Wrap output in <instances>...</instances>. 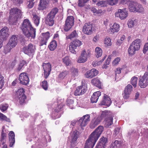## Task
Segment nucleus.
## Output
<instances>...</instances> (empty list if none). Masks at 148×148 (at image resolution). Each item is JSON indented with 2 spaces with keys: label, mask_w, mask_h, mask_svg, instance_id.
Masks as SVG:
<instances>
[{
  "label": "nucleus",
  "mask_w": 148,
  "mask_h": 148,
  "mask_svg": "<svg viewBox=\"0 0 148 148\" xmlns=\"http://www.w3.org/2000/svg\"><path fill=\"white\" fill-rule=\"evenodd\" d=\"M103 129V126H99L89 136L86 141L84 148H93Z\"/></svg>",
  "instance_id": "1"
},
{
  "label": "nucleus",
  "mask_w": 148,
  "mask_h": 148,
  "mask_svg": "<svg viewBox=\"0 0 148 148\" xmlns=\"http://www.w3.org/2000/svg\"><path fill=\"white\" fill-rule=\"evenodd\" d=\"M22 32L25 36L29 38L34 39L36 36V29L32 27L28 19H25L21 27Z\"/></svg>",
  "instance_id": "2"
},
{
  "label": "nucleus",
  "mask_w": 148,
  "mask_h": 148,
  "mask_svg": "<svg viewBox=\"0 0 148 148\" xmlns=\"http://www.w3.org/2000/svg\"><path fill=\"white\" fill-rule=\"evenodd\" d=\"M141 42V40L140 39H137L132 42L128 49V54L130 55H134L136 51L139 50Z\"/></svg>",
  "instance_id": "3"
},
{
  "label": "nucleus",
  "mask_w": 148,
  "mask_h": 148,
  "mask_svg": "<svg viewBox=\"0 0 148 148\" xmlns=\"http://www.w3.org/2000/svg\"><path fill=\"white\" fill-rule=\"evenodd\" d=\"M22 12L19 9L17 8L11 9L10 10L9 21L11 23L16 21L22 15Z\"/></svg>",
  "instance_id": "4"
},
{
  "label": "nucleus",
  "mask_w": 148,
  "mask_h": 148,
  "mask_svg": "<svg viewBox=\"0 0 148 148\" xmlns=\"http://www.w3.org/2000/svg\"><path fill=\"white\" fill-rule=\"evenodd\" d=\"M82 44L81 41L77 39L75 40L74 41L70 43L69 46V50L71 53L76 54V52L75 49L77 47L80 46Z\"/></svg>",
  "instance_id": "5"
},
{
  "label": "nucleus",
  "mask_w": 148,
  "mask_h": 148,
  "mask_svg": "<svg viewBox=\"0 0 148 148\" xmlns=\"http://www.w3.org/2000/svg\"><path fill=\"white\" fill-rule=\"evenodd\" d=\"M79 132L77 130L71 132L69 137L68 140L72 147L74 146L76 143Z\"/></svg>",
  "instance_id": "6"
},
{
  "label": "nucleus",
  "mask_w": 148,
  "mask_h": 148,
  "mask_svg": "<svg viewBox=\"0 0 148 148\" xmlns=\"http://www.w3.org/2000/svg\"><path fill=\"white\" fill-rule=\"evenodd\" d=\"M128 13L127 9H119L115 13L116 17H119L121 20H124L128 16Z\"/></svg>",
  "instance_id": "7"
},
{
  "label": "nucleus",
  "mask_w": 148,
  "mask_h": 148,
  "mask_svg": "<svg viewBox=\"0 0 148 148\" xmlns=\"http://www.w3.org/2000/svg\"><path fill=\"white\" fill-rule=\"evenodd\" d=\"M20 83L25 85H28L29 82V79L28 74L25 72L21 73L19 77Z\"/></svg>",
  "instance_id": "8"
},
{
  "label": "nucleus",
  "mask_w": 148,
  "mask_h": 148,
  "mask_svg": "<svg viewBox=\"0 0 148 148\" xmlns=\"http://www.w3.org/2000/svg\"><path fill=\"white\" fill-rule=\"evenodd\" d=\"M148 85V72H146L139 79V85L142 88L146 87Z\"/></svg>",
  "instance_id": "9"
},
{
  "label": "nucleus",
  "mask_w": 148,
  "mask_h": 148,
  "mask_svg": "<svg viewBox=\"0 0 148 148\" xmlns=\"http://www.w3.org/2000/svg\"><path fill=\"white\" fill-rule=\"evenodd\" d=\"M74 20L72 16H68L66 19L64 27V29L66 31H68L72 27L74 24Z\"/></svg>",
  "instance_id": "10"
},
{
  "label": "nucleus",
  "mask_w": 148,
  "mask_h": 148,
  "mask_svg": "<svg viewBox=\"0 0 148 148\" xmlns=\"http://www.w3.org/2000/svg\"><path fill=\"white\" fill-rule=\"evenodd\" d=\"M36 49L35 46L32 44H29L27 46L24 48V53L29 56L32 57L34 54Z\"/></svg>",
  "instance_id": "11"
},
{
  "label": "nucleus",
  "mask_w": 148,
  "mask_h": 148,
  "mask_svg": "<svg viewBox=\"0 0 148 148\" xmlns=\"http://www.w3.org/2000/svg\"><path fill=\"white\" fill-rule=\"evenodd\" d=\"M90 116L89 114H86L81 118L79 120V124L81 129L82 127L85 126L90 121Z\"/></svg>",
  "instance_id": "12"
},
{
  "label": "nucleus",
  "mask_w": 148,
  "mask_h": 148,
  "mask_svg": "<svg viewBox=\"0 0 148 148\" xmlns=\"http://www.w3.org/2000/svg\"><path fill=\"white\" fill-rule=\"evenodd\" d=\"M89 54V52H86L85 49L83 50L81 55L78 58L77 62L79 63L85 62L87 60Z\"/></svg>",
  "instance_id": "13"
},
{
  "label": "nucleus",
  "mask_w": 148,
  "mask_h": 148,
  "mask_svg": "<svg viewBox=\"0 0 148 148\" xmlns=\"http://www.w3.org/2000/svg\"><path fill=\"white\" fill-rule=\"evenodd\" d=\"M92 26L90 23H86L83 26L82 29L83 32L84 34L90 35L92 32Z\"/></svg>",
  "instance_id": "14"
},
{
  "label": "nucleus",
  "mask_w": 148,
  "mask_h": 148,
  "mask_svg": "<svg viewBox=\"0 0 148 148\" xmlns=\"http://www.w3.org/2000/svg\"><path fill=\"white\" fill-rule=\"evenodd\" d=\"M108 31L110 34H114V33L118 32L120 30V26L118 23H114L113 24H110Z\"/></svg>",
  "instance_id": "15"
},
{
  "label": "nucleus",
  "mask_w": 148,
  "mask_h": 148,
  "mask_svg": "<svg viewBox=\"0 0 148 148\" xmlns=\"http://www.w3.org/2000/svg\"><path fill=\"white\" fill-rule=\"evenodd\" d=\"M133 90V87L130 84H128L125 87L123 94V97L125 99L128 98L130 95Z\"/></svg>",
  "instance_id": "16"
},
{
  "label": "nucleus",
  "mask_w": 148,
  "mask_h": 148,
  "mask_svg": "<svg viewBox=\"0 0 148 148\" xmlns=\"http://www.w3.org/2000/svg\"><path fill=\"white\" fill-rule=\"evenodd\" d=\"M98 73V71L95 69H92L87 71L84 75L86 78H91L97 75Z\"/></svg>",
  "instance_id": "17"
},
{
  "label": "nucleus",
  "mask_w": 148,
  "mask_h": 148,
  "mask_svg": "<svg viewBox=\"0 0 148 148\" xmlns=\"http://www.w3.org/2000/svg\"><path fill=\"white\" fill-rule=\"evenodd\" d=\"M44 70V75L45 77L47 78L49 76L51 71V65L49 63L44 64H43Z\"/></svg>",
  "instance_id": "18"
},
{
  "label": "nucleus",
  "mask_w": 148,
  "mask_h": 148,
  "mask_svg": "<svg viewBox=\"0 0 148 148\" xmlns=\"http://www.w3.org/2000/svg\"><path fill=\"white\" fill-rule=\"evenodd\" d=\"M49 3V0H40L38 9L43 10L47 8L48 6Z\"/></svg>",
  "instance_id": "19"
},
{
  "label": "nucleus",
  "mask_w": 148,
  "mask_h": 148,
  "mask_svg": "<svg viewBox=\"0 0 148 148\" xmlns=\"http://www.w3.org/2000/svg\"><path fill=\"white\" fill-rule=\"evenodd\" d=\"M112 103L110 98L107 95L104 94L103 100L100 103V105H105L108 107Z\"/></svg>",
  "instance_id": "20"
},
{
  "label": "nucleus",
  "mask_w": 148,
  "mask_h": 148,
  "mask_svg": "<svg viewBox=\"0 0 148 148\" xmlns=\"http://www.w3.org/2000/svg\"><path fill=\"white\" fill-rule=\"evenodd\" d=\"M86 91V87L85 86L82 85L78 87L75 91L74 95L76 96L83 94Z\"/></svg>",
  "instance_id": "21"
},
{
  "label": "nucleus",
  "mask_w": 148,
  "mask_h": 148,
  "mask_svg": "<svg viewBox=\"0 0 148 148\" xmlns=\"http://www.w3.org/2000/svg\"><path fill=\"white\" fill-rule=\"evenodd\" d=\"M8 29L6 27H4L0 31V38L5 39L9 36Z\"/></svg>",
  "instance_id": "22"
},
{
  "label": "nucleus",
  "mask_w": 148,
  "mask_h": 148,
  "mask_svg": "<svg viewBox=\"0 0 148 148\" xmlns=\"http://www.w3.org/2000/svg\"><path fill=\"white\" fill-rule=\"evenodd\" d=\"M101 120L100 117L95 118L92 120L90 125V127L91 128H93L99 125Z\"/></svg>",
  "instance_id": "23"
},
{
  "label": "nucleus",
  "mask_w": 148,
  "mask_h": 148,
  "mask_svg": "<svg viewBox=\"0 0 148 148\" xmlns=\"http://www.w3.org/2000/svg\"><path fill=\"white\" fill-rule=\"evenodd\" d=\"M9 141L10 143L9 146L10 147L13 146L15 143V135L13 131L10 132L9 133Z\"/></svg>",
  "instance_id": "24"
},
{
  "label": "nucleus",
  "mask_w": 148,
  "mask_h": 148,
  "mask_svg": "<svg viewBox=\"0 0 148 148\" xmlns=\"http://www.w3.org/2000/svg\"><path fill=\"white\" fill-rule=\"evenodd\" d=\"M17 42V38L15 35L12 36L9 43L7 44L12 48L14 47L16 45Z\"/></svg>",
  "instance_id": "25"
},
{
  "label": "nucleus",
  "mask_w": 148,
  "mask_h": 148,
  "mask_svg": "<svg viewBox=\"0 0 148 148\" xmlns=\"http://www.w3.org/2000/svg\"><path fill=\"white\" fill-rule=\"evenodd\" d=\"M138 3L136 2L131 1L128 5V8L130 12H135L136 8L137 5Z\"/></svg>",
  "instance_id": "26"
},
{
  "label": "nucleus",
  "mask_w": 148,
  "mask_h": 148,
  "mask_svg": "<svg viewBox=\"0 0 148 148\" xmlns=\"http://www.w3.org/2000/svg\"><path fill=\"white\" fill-rule=\"evenodd\" d=\"M101 95V92L99 91L94 92L91 98L92 103H94L97 102L99 97Z\"/></svg>",
  "instance_id": "27"
},
{
  "label": "nucleus",
  "mask_w": 148,
  "mask_h": 148,
  "mask_svg": "<svg viewBox=\"0 0 148 148\" xmlns=\"http://www.w3.org/2000/svg\"><path fill=\"white\" fill-rule=\"evenodd\" d=\"M113 116H111L108 118H106L104 121L103 123L105 127H108L113 124Z\"/></svg>",
  "instance_id": "28"
},
{
  "label": "nucleus",
  "mask_w": 148,
  "mask_h": 148,
  "mask_svg": "<svg viewBox=\"0 0 148 148\" xmlns=\"http://www.w3.org/2000/svg\"><path fill=\"white\" fill-rule=\"evenodd\" d=\"M111 116H113L112 113L110 112L105 110L102 111L100 116L99 117L102 120L104 118H108Z\"/></svg>",
  "instance_id": "29"
},
{
  "label": "nucleus",
  "mask_w": 148,
  "mask_h": 148,
  "mask_svg": "<svg viewBox=\"0 0 148 148\" xmlns=\"http://www.w3.org/2000/svg\"><path fill=\"white\" fill-rule=\"evenodd\" d=\"M54 18L48 15L45 20V23L49 26H52L54 23Z\"/></svg>",
  "instance_id": "30"
},
{
  "label": "nucleus",
  "mask_w": 148,
  "mask_h": 148,
  "mask_svg": "<svg viewBox=\"0 0 148 148\" xmlns=\"http://www.w3.org/2000/svg\"><path fill=\"white\" fill-rule=\"evenodd\" d=\"M91 83L94 85L99 88H101V82L98 78H95L92 79L91 81Z\"/></svg>",
  "instance_id": "31"
},
{
  "label": "nucleus",
  "mask_w": 148,
  "mask_h": 148,
  "mask_svg": "<svg viewBox=\"0 0 148 148\" xmlns=\"http://www.w3.org/2000/svg\"><path fill=\"white\" fill-rule=\"evenodd\" d=\"M127 24L128 27L130 28L133 27L137 25V21L136 20H129L127 22Z\"/></svg>",
  "instance_id": "32"
},
{
  "label": "nucleus",
  "mask_w": 148,
  "mask_h": 148,
  "mask_svg": "<svg viewBox=\"0 0 148 148\" xmlns=\"http://www.w3.org/2000/svg\"><path fill=\"white\" fill-rule=\"evenodd\" d=\"M57 44L56 42L54 40L52 41L49 46L50 50L51 51L54 50L57 47Z\"/></svg>",
  "instance_id": "33"
},
{
  "label": "nucleus",
  "mask_w": 148,
  "mask_h": 148,
  "mask_svg": "<svg viewBox=\"0 0 148 148\" xmlns=\"http://www.w3.org/2000/svg\"><path fill=\"white\" fill-rule=\"evenodd\" d=\"M59 11L58 9L57 8H55L52 9L48 15L53 18L55 15L58 13Z\"/></svg>",
  "instance_id": "34"
},
{
  "label": "nucleus",
  "mask_w": 148,
  "mask_h": 148,
  "mask_svg": "<svg viewBox=\"0 0 148 148\" xmlns=\"http://www.w3.org/2000/svg\"><path fill=\"white\" fill-rule=\"evenodd\" d=\"M27 63L25 61L23 60L21 61L18 66L16 67V69L18 71H20L24 66L27 65Z\"/></svg>",
  "instance_id": "35"
},
{
  "label": "nucleus",
  "mask_w": 148,
  "mask_h": 148,
  "mask_svg": "<svg viewBox=\"0 0 148 148\" xmlns=\"http://www.w3.org/2000/svg\"><path fill=\"white\" fill-rule=\"evenodd\" d=\"M108 142V139L104 137H101L100 139L99 142L98 144L102 145L105 147L106 146V144Z\"/></svg>",
  "instance_id": "36"
},
{
  "label": "nucleus",
  "mask_w": 148,
  "mask_h": 148,
  "mask_svg": "<svg viewBox=\"0 0 148 148\" xmlns=\"http://www.w3.org/2000/svg\"><path fill=\"white\" fill-rule=\"evenodd\" d=\"M33 19L34 23L36 26H38L40 23V17L35 14H33Z\"/></svg>",
  "instance_id": "37"
},
{
  "label": "nucleus",
  "mask_w": 148,
  "mask_h": 148,
  "mask_svg": "<svg viewBox=\"0 0 148 148\" xmlns=\"http://www.w3.org/2000/svg\"><path fill=\"white\" fill-rule=\"evenodd\" d=\"M95 54L97 58L101 56L102 54V50L99 47H97L95 49Z\"/></svg>",
  "instance_id": "38"
},
{
  "label": "nucleus",
  "mask_w": 148,
  "mask_h": 148,
  "mask_svg": "<svg viewBox=\"0 0 148 148\" xmlns=\"http://www.w3.org/2000/svg\"><path fill=\"white\" fill-rule=\"evenodd\" d=\"M104 43L106 47L111 46L112 45L111 39L109 37H106L104 40Z\"/></svg>",
  "instance_id": "39"
},
{
  "label": "nucleus",
  "mask_w": 148,
  "mask_h": 148,
  "mask_svg": "<svg viewBox=\"0 0 148 148\" xmlns=\"http://www.w3.org/2000/svg\"><path fill=\"white\" fill-rule=\"evenodd\" d=\"M78 36V34L76 30H74L70 35L67 36L66 38L67 39H70L71 40L72 38L77 37Z\"/></svg>",
  "instance_id": "40"
},
{
  "label": "nucleus",
  "mask_w": 148,
  "mask_h": 148,
  "mask_svg": "<svg viewBox=\"0 0 148 148\" xmlns=\"http://www.w3.org/2000/svg\"><path fill=\"white\" fill-rule=\"evenodd\" d=\"M144 9L142 5L138 3L137 5L136 8V10L135 12H138L140 13H143L144 12Z\"/></svg>",
  "instance_id": "41"
},
{
  "label": "nucleus",
  "mask_w": 148,
  "mask_h": 148,
  "mask_svg": "<svg viewBox=\"0 0 148 148\" xmlns=\"http://www.w3.org/2000/svg\"><path fill=\"white\" fill-rule=\"evenodd\" d=\"M63 62L66 66L71 64V61L68 56H66L62 59Z\"/></svg>",
  "instance_id": "42"
},
{
  "label": "nucleus",
  "mask_w": 148,
  "mask_h": 148,
  "mask_svg": "<svg viewBox=\"0 0 148 148\" xmlns=\"http://www.w3.org/2000/svg\"><path fill=\"white\" fill-rule=\"evenodd\" d=\"M137 79L138 78L135 76L132 77L131 79L130 83L134 88L136 87Z\"/></svg>",
  "instance_id": "43"
},
{
  "label": "nucleus",
  "mask_w": 148,
  "mask_h": 148,
  "mask_svg": "<svg viewBox=\"0 0 148 148\" xmlns=\"http://www.w3.org/2000/svg\"><path fill=\"white\" fill-rule=\"evenodd\" d=\"M13 48L11 47L10 46L7 44L4 47V49L3 51V52L6 54L10 52L11 49Z\"/></svg>",
  "instance_id": "44"
},
{
  "label": "nucleus",
  "mask_w": 148,
  "mask_h": 148,
  "mask_svg": "<svg viewBox=\"0 0 148 148\" xmlns=\"http://www.w3.org/2000/svg\"><path fill=\"white\" fill-rule=\"evenodd\" d=\"M108 4L107 0L105 1H100L97 2V5L98 6H100L101 7H106V6Z\"/></svg>",
  "instance_id": "45"
},
{
  "label": "nucleus",
  "mask_w": 148,
  "mask_h": 148,
  "mask_svg": "<svg viewBox=\"0 0 148 148\" xmlns=\"http://www.w3.org/2000/svg\"><path fill=\"white\" fill-rule=\"evenodd\" d=\"M121 143V142H120L117 140H116L114 142L112 143L110 146H113V147H116V148H119Z\"/></svg>",
  "instance_id": "46"
},
{
  "label": "nucleus",
  "mask_w": 148,
  "mask_h": 148,
  "mask_svg": "<svg viewBox=\"0 0 148 148\" xmlns=\"http://www.w3.org/2000/svg\"><path fill=\"white\" fill-rule=\"evenodd\" d=\"M24 92V89L23 88L18 89L16 92L18 97L25 95Z\"/></svg>",
  "instance_id": "47"
},
{
  "label": "nucleus",
  "mask_w": 148,
  "mask_h": 148,
  "mask_svg": "<svg viewBox=\"0 0 148 148\" xmlns=\"http://www.w3.org/2000/svg\"><path fill=\"white\" fill-rule=\"evenodd\" d=\"M71 75L73 77H75L77 75L78 71L77 69H75L73 67H72L71 70Z\"/></svg>",
  "instance_id": "48"
},
{
  "label": "nucleus",
  "mask_w": 148,
  "mask_h": 148,
  "mask_svg": "<svg viewBox=\"0 0 148 148\" xmlns=\"http://www.w3.org/2000/svg\"><path fill=\"white\" fill-rule=\"evenodd\" d=\"M107 2L109 5H113L118 3V0H107Z\"/></svg>",
  "instance_id": "49"
},
{
  "label": "nucleus",
  "mask_w": 148,
  "mask_h": 148,
  "mask_svg": "<svg viewBox=\"0 0 148 148\" xmlns=\"http://www.w3.org/2000/svg\"><path fill=\"white\" fill-rule=\"evenodd\" d=\"M34 0H27V6L28 8H31L33 7L34 4V3H33Z\"/></svg>",
  "instance_id": "50"
},
{
  "label": "nucleus",
  "mask_w": 148,
  "mask_h": 148,
  "mask_svg": "<svg viewBox=\"0 0 148 148\" xmlns=\"http://www.w3.org/2000/svg\"><path fill=\"white\" fill-rule=\"evenodd\" d=\"M19 99V103L20 104H22L25 102V100L26 99V96L25 95H22L21 96H19L18 97Z\"/></svg>",
  "instance_id": "51"
},
{
  "label": "nucleus",
  "mask_w": 148,
  "mask_h": 148,
  "mask_svg": "<svg viewBox=\"0 0 148 148\" xmlns=\"http://www.w3.org/2000/svg\"><path fill=\"white\" fill-rule=\"evenodd\" d=\"M4 83V77L0 75V89H1L3 86Z\"/></svg>",
  "instance_id": "52"
},
{
  "label": "nucleus",
  "mask_w": 148,
  "mask_h": 148,
  "mask_svg": "<svg viewBox=\"0 0 148 148\" xmlns=\"http://www.w3.org/2000/svg\"><path fill=\"white\" fill-rule=\"evenodd\" d=\"M121 58L119 57H117L112 62V64L114 66L117 65L120 62Z\"/></svg>",
  "instance_id": "53"
},
{
  "label": "nucleus",
  "mask_w": 148,
  "mask_h": 148,
  "mask_svg": "<svg viewBox=\"0 0 148 148\" xmlns=\"http://www.w3.org/2000/svg\"><path fill=\"white\" fill-rule=\"evenodd\" d=\"M0 119L3 120H5L7 121L10 122V120L9 119L3 114L2 113L0 112Z\"/></svg>",
  "instance_id": "54"
},
{
  "label": "nucleus",
  "mask_w": 148,
  "mask_h": 148,
  "mask_svg": "<svg viewBox=\"0 0 148 148\" xmlns=\"http://www.w3.org/2000/svg\"><path fill=\"white\" fill-rule=\"evenodd\" d=\"M41 85L43 88L45 90H47V89L48 84L47 81H43L42 82Z\"/></svg>",
  "instance_id": "55"
},
{
  "label": "nucleus",
  "mask_w": 148,
  "mask_h": 148,
  "mask_svg": "<svg viewBox=\"0 0 148 148\" xmlns=\"http://www.w3.org/2000/svg\"><path fill=\"white\" fill-rule=\"evenodd\" d=\"M8 107V104H2L0 106V110L2 112L6 110Z\"/></svg>",
  "instance_id": "56"
},
{
  "label": "nucleus",
  "mask_w": 148,
  "mask_h": 148,
  "mask_svg": "<svg viewBox=\"0 0 148 148\" xmlns=\"http://www.w3.org/2000/svg\"><path fill=\"white\" fill-rule=\"evenodd\" d=\"M88 1V0H79L78 5L79 6H83Z\"/></svg>",
  "instance_id": "57"
},
{
  "label": "nucleus",
  "mask_w": 148,
  "mask_h": 148,
  "mask_svg": "<svg viewBox=\"0 0 148 148\" xmlns=\"http://www.w3.org/2000/svg\"><path fill=\"white\" fill-rule=\"evenodd\" d=\"M67 74V72L66 71H64L61 73L59 76V77L61 79L64 78Z\"/></svg>",
  "instance_id": "58"
},
{
  "label": "nucleus",
  "mask_w": 148,
  "mask_h": 148,
  "mask_svg": "<svg viewBox=\"0 0 148 148\" xmlns=\"http://www.w3.org/2000/svg\"><path fill=\"white\" fill-rule=\"evenodd\" d=\"M122 104V103L121 101L120 100L116 101L114 103V105L119 108H120Z\"/></svg>",
  "instance_id": "59"
},
{
  "label": "nucleus",
  "mask_w": 148,
  "mask_h": 148,
  "mask_svg": "<svg viewBox=\"0 0 148 148\" xmlns=\"http://www.w3.org/2000/svg\"><path fill=\"white\" fill-rule=\"evenodd\" d=\"M148 50V42L145 43L143 49V52L144 53H146Z\"/></svg>",
  "instance_id": "60"
},
{
  "label": "nucleus",
  "mask_w": 148,
  "mask_h": 148,
  "mask_svg": "<svg viewBox=\"0 0 148 148\" xmlns=\"http://www.w3.org/2000/svg\"><path fill=\"white\" fill-rule=\"evenodd\" d=\"M42 35L43 36V38H45L47 40H48L50 37L49 33V32H48L45 33H42Z\"/></svg>",
  "instance_id": "61"
},
{
  "label": "nucleus",
  "mask_w": 148,
  "mask_h": 148,
  "mask_svg": "<svg viewBox=\"0 0 148 148\" xmlns=\"http://www.w3.org/2000/svg\"><path fill=\"white\" fill-rule=\"evenodd\" d=\"M125 37L124 35H123L121 37V38L120 40H119L116 43L117 44H121L123 42V41L125 39Z\"/></svg>",
  "instance_id": "62"
},
{
  "label": "nucleus",
  "mask_w": 148,
  "mask_h": 148,
  "mask_svg": "<svg viewBox=\"0 0 148 148\" xmlns=\"http://www.w3.org/2000/svg\"><path fill=\"white\" fill-rule=\"evenodd\" d=\"M131 1L130 0H121V3L123 4H127L128 5Z\"/></svg>",
  "instance_id": "63"
},
{
  "label": "nucleus",
  "mask_w": 148,
  "mask_h": 148,
  "mask_svg": "<svg viewBox=\"0 0 148 148\" xmlns=\"http://www.w3.org/2000/svg\"><path fill=\"white\" fill-rule=\"evenodd\" d=\"M47 40L45 38H42L41 41V44L42 45H46Z\"/></svg>",
  "instance_id": "64"
}]
</instances>
